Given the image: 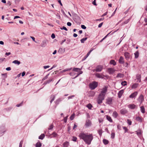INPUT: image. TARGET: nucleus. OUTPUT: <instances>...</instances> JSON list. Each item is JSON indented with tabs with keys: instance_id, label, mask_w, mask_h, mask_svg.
<instances>
[{
	"instance_id": "nucleus-1",
	"label": "nucleus",
	"mask_w": 147,
	"mask_h": 147,
	"mask_svg": "<svg viewBox=\"0 0 147 147\" xmlns=\"http://www.w3.org/2000/svg\"><path fill=\"white\" fill-rule=\"evenodd\" d=\"M79 136L80 139H83L86 143L88 145L91 144L93 138L92 134L84 133L83 132L80 133L79 134Z\"/></svg>"
},
{
	"instance_id": "nucleus-2",
	"label": "nucleus",
	"mask_w": 147,
	"mask_h": 147,
	"mask_svg": "<svg viewBox=\"0 0 147 147\" xmlns=\"http://www.w3.org/2000/svg\"><path fill=\"white\" fill-rule=\"evenodd\" d=\"M98 84L97 82L94 81L89 84V87L91 90H94L97 86Z\"/></svg>"
},
{
	"instance_id": "nucleus-3",
	"label": "nucleus",
	"mask_w": 147,
	"mask_h": 147,
	"mask_svg": "<svg viewBox=\"0 0 147 147\" xmlns=\"http://www.w3.org/2000/svg\"><path fill=\"white\" fill-rule=\"evenodd\" d=\"M108 86H105L102 88L100 89L101 91L100 94L105 96L106 93L107 91Z\"/></svg>"
},
{
	"instance_id": "nucleus-4",
	"label": "nucleus",
	"mask_w": 147,
	"mask_h": 147,
	"mask_svg": "<svg viewBox=\"0 0 147 147\" xmlns=\"http://www.w3.org/2000/svg\"><path fill=\"white\" fill-rule=\"evenodd\" d=\"M103 66L100 65H98L96 66L95 68V71L96 72H100L103 69Z\"/></svg>"
},
{
	"instance_id": "nucleus-5",
	"label": "nucleus",
	"mask_w": 147,
	"mask_h": 147,
	"mask_svg": "<svg viewBox=\"0 0 147 147\" xmlns=\"http://www.w3.org/2000/svg\"><path fill=\"white\" fill-rule=\"evenodd\" d=\"M137 100L140 104H142L144 100L143 95L142 94H141L138 98Z\"/></svg>"
},
{
	"instance_id": "nucleus-6",
	"label": "nucleus",
	"mask_w": 147,
	"mask_h": 147,
	"mask_svg": "<svg viewBox=\"0 0 147 147\" xmlns=\"http://www.w3.org/2000/svg\"><path fill=\"white\" fill-rule=\"evenodd\" d=\"M115 71L113 68H110L107 69V71L110 74H112Z\"/></svg>"
},
{
	"instance_id": "nucleus-7",
	"label": "nucleus",
	"mask_w": 147,
	"mask_h": 147,
	"mask_svg": "<svg viewBox=\"0 0 147 147\" xmlns=\"http://www.w3.org/2000/svg\"><path fill=\"white\" fill-rule=\"evenodd\" d=\"M138 94V92H135L129 96V97L131 98H134V99H135Z\"/></svg>"
},
{
	"instance_id": "nucleus-8",
	"label": "nucleus",
	"mask_w": 147,
	"mask_h": 147,
	"mask_svg": "<svg viewBox=\"0 0 147 147\" xmlns=\"http://www.w3.org/2000/svg\"><path fill=\"white\" fill-rule=\"evenodd\" d=\"M95 76L96 77L99 78L103 79L104 77L105 76V75L102 74H100L99 73H96L95 74Z\"/></svg>"
},
{
	"instance_id": "nucleus-9",
	"label": "nucleus",
	"mask_w": 147,
	"mask_h": 147,
	"mask_svg": "<svg viewBox=\"0 0 147 147\" xmlns=\"http://www.w3.org/2000/svg\"><path fill=\"white\" fill-rule=\"evenodd\" d=\"M124 56L125 57L126 59L127 60H128L130 59V54L127 52H125L124 54Z\"/></svg>"
},
{
	"instance_id": "nucleus-10",
	"label": "nucleus",
	"mask_w": 147,
	"mask_h": 147,
	"mask_svg": "<svg viewBox=\"0 0 147 147\" xmlns=\"http://www.w3.org/2000/svg\"><path fill=\"white\" fill-rule=\"evenodd\" d=\"M127 113V110L125 109H123L120 110V113L122 115H124Z\"/></svg>"
},
{
	"instance_id": "nucleus-11",
	"label": "nucleus",
	"mask_w": 147,
	"mask_h": 147,
	"mask_svg": "<svg viewBox=\"0 0 147 147\" xmlns=\"http://www.w3.org/2000/svg\"><path fill=\"white\" fill-rule=\"evenodd\" d=\"M136 107V105L134 104H130L128 105L129 108L133 109L135 108Z\"/></svg>"
},
{
	"instance_id": "nucleus-12",
	"label": "nucleus",
	"mask_w": 147,
	"mask_h": 147,
	"mask_svg": "<svg viewBox=\"0 0 147 147\" xmlns=\"http://www.w3.org/2000/svg\"><path fill=\"white\" fill-rule=\"evenodd\" d=\"M63 147H69V143L68 142L66 141L63 144Z\"/></svg>"
},
{
	"instance_id": "nucleus-13",
	"label": "nucleus",
	"mask_w": 147,
	"mask_h": 147,
	"mask_svg": "<svg viewBox=\"0 0 147 147\" xmlns=\"http://www.w3.org/2000/svg\"><path fill=\"white\" fill-rule=\"evenodd\" d=\"M119 63L121 64H123L124 63V58L122 56H121L119 60Z\"/></svg>"
},
{
	"instance_id": "nucleus-14",
	"label": "nucleus",
	"mask_w": 147,
	"mask_h": 147,
	"mask_svg": "<svg viewBox=\"0 0 147 147\" xmlns=\"http://www.w3.org/2000/svg\"><path fill=\"white\" fill-rule=\"evenodd\" d=\"M91 122L89 119L87 120L86 121V125L87 127H89L91 125Z\"/></svg>"
},
{
	"instance_id": "nucleus-15",
	"label": "nucleus",
	"mask_w": 147,
	"mask_h": 147,
	"mask_svg": "<svg viewBox=\"0 0 147 147\" xmlns=\"http://www.w3.org/2000/svg\"><path fill=\"white\" fill-rule=\"evenodd\" d=\"M136 120L139 122H142L143 121V119L142 117L138 116L136 117Z\"/></svg>"
},
{
	"instance_id": "nucleus-16",
	"label": "nucleus",
	"mask_w": 147,
	"mask_h": 147,
	"mask_svg": "<svg viewBox=\"0 0 147 147\" xmlns=\"http://www.w3.org/2000/svg\"><path fill=\"white\" fill-rule=\"evenodd\" d=\"M112 98H109L107 99L106 103L108 104H111L112 103Z\"/></svg>"
},
{
	"instance_id": "nucleus-17",
	"label": "nucleus",
	"mask_w": 147,
	"mask_h": 147,
	"mask_svg": "<svg viewBox=\"0 0 147 147\" xmlns=\"http://www.w3.org/2000/svg\"><path fill=\"white\" fill-rule=\"evenodd\" d=\"M124 92V91L123 90H120L118 93V96L119 98H120L121 97L123 93Z\"/></svg>"
},
{
	"instance_id": "nucleus-18",
	"label": "nucleus",
	"mask_w": 147,
	"mask_h": 147,
	"mask_svg": "<svg viewBox=\"0 0 147 147\" xmlns=\"http://www.w3.org/2000/svg\"><path fill=\"white\" fill-rule=\"evenodd\" d=\"M105 95L100 94L98 95V98L103 100L105 99Z\"/></svg>"
},
{
	"instance_id": "nucleus-19",
	"label": "nucleus",
	"mask_w": 147,
	"mask_h": 147,
	"mask_svg": "<svg viewBox=\"0 0 147 147\" xmlns=\"http://www.w3.org/2000/svg\"><path fill=\"white\" fill-rule=\"evenodd\" d=\"M81 69L78 68H76V67H74L73 69V71H75L78 72V73L80 72V71H81Z\"/></svg>"
},
{
	"instance_id": "nucleus-20",
	"label": "nucleus",
	"mask_w": 147,
	"mask_h": 147,
	"mask_svg": "<svg viewBox=\"0 0 147 147\" xmlns=\"http://www.w3.org/2000/svg\"><path fill=\"white\" fill-rule=\"evenodd\" d=\"M62 101V100L61 98H59L57 99L55 101V104L57 105H58L59 102Z\"/></svg>"
},
{
	"instance_id": "nucleus-21",
	"label": "nucleus",
	"mask_w": 147,
	"mask_h": 147,
	"mask_svg": "<svg viewBox=\"0 0 147 147\" xmlns=\"http://www.w3.org/2000/svg\"><path fill=\"white\" fill-rule=\"evenodd\" d=\"M5 130L4 126H3L1 127L0 129V133H3L5 132Z\"/></svg>"
},
{
	"instance_id": "nucleus-22",
	"label": "nucleus",
	"mask_w": 147,
	"mask_h": 147,
	"mask_svg": "<svg viewBox=\"0 0 147 147\" xmlns=\"http://www.w3.org/2000/svg\"><path fill=\"white\" fill-rule=\"evenodd\" d=\"M55 95H52L50 96V99L51 100L50 101V103H51L54 100L55 98Z\"/></svg>"
},
{
	"instance_id": "nucleus-23",
	"label": "nucleus",
	"mask_w": 147,
	"mask_h": 147,
	"mask_svg": "<svg viewBox=\"0 0 147 147\" xmlns=\"http://www.w3.org/2000/svg\"><path fill=\"white\" fill-rule=\"evenodd\" d=\"M53 81V78H50L45 83L46 84L49 83Z\"/></svg>"
},
{
	"instance_id": "nucleus-24",
	"label": "nucleus",
	"mask_w": 147,
	"mask_h": 147,
	"mask_svg": "<svg viewBox=\"0 0 147 147\" xmlns=\"http://www.w3.org/2000/svg\"><path fill=\"white\" fill-rule=\"evenodd\" d=\"M138 84L134 83V84H133L132 85V86H131V88L132 89L136 88L138 87Z\"/></svg>"
},
{
	"instance_id": "nucleus-25",
	"label": "nucleus",
	"mask_w": 147,
	"mask_h": 147,
	"mask_svg": "<svg viewBox=\"0 0 147 147\" xmlns=\"http://www.w3.org/2000/svg\"><path fill=\"white\" fill-rule=\"evenodd\" d=\"M112 115L115 118H116L118 116V114L116 111H114Z\"/></svg>"
},
{
	"instance_id": "nucleus-26",
	"label": "nucleus",
	"mask_w": 147,
	"mask_h": 147,
	"mask_svg": "<svg viewBox=\"0 0 147 147\" xmlns=\"http://www.w3.org/2000/svg\"><path fill=\"white\" fill-rule=\"evenodd\" d=\"M110 63L115 66L116 65V63L114 60H111L110 61Z\"/></svg>"
},
{
	"instance_id": "nucleus-27",
	"label": "nucleus",
	"mask_w": 147,
	"mask_h": 147,
	"mask_svg": "<svg viewBox=\"0 0 147 147\" xmlns=\"http://www.w3.org/2000/svg\"><path fill=\"white\" fill-rule=\"evenodd\" d=\"M106 118L110 122H113V120L111 118V117L109 116L106 115Z\"/></svg>"
},
{
	"instance_id": "nucleus-28",
	"label": "nucleus",
	"mask_w": 147,
	"mask_h": 147,
	"mask_svg": "<svg viewBox=\"0 0 147 147\" xmlns=\"http://www.w3.org/2000/svg\"><path fill=\"white\" fill-rule=\"evenodd\" d=\"M135 55V58H137L139 56V53L138 51H137L135 52L134 54Z\"/></svg>"
},
{
	"instance_id": "nucleus-29",
	"label": "nucleus",
	"mask_w": 147,
	"mask_h": 147,
	"mask_svg": "<svg viewBox=\"0 0 147 147\" xmlns=\"http://www.w3.org/2000/svg\"><path fill=\"white\" fill-rule=\"evenodd\" d=\"M12 63L15 64H17L18 65H19L20 63V62L18 60H15L13 61Z\"/></svg>"
},
{
	"instance_id": "nucleus-30",
	"label": "nucleus",
	"mask_w": 147,
	"mask_h": 147,
	"mask_svg": "<svg viewBox=\"0 0 147 147\" xmlns=\"http://www.w3.org/2000/svg\"><path fill=\"white\" fill-rule=\"evenodd\" d=\"M141 77L140 75L138 74L136 76V79L138 80V81L139 82H141Z\"/></svg>"
},
{
	"instance_id": "nucleus-31",
	"label": "nucleus",
	"mask_w": 147,
	"mask_h": 147,
	"mask_svg": "<svg viewBox=\"0 0 147 147\" xmlns=\"http://www.w3.org/2000/svg\"><path fill=\"white\" fill-rule=\"evenodd\" d=\"M140 110L141 112L143 113H145V109L144 106H142L140 107Z\"/></svg>"
},
{
	"instance_id": "nucleus-32",
	"label": "nucleus",
	"mask_w": 147,
	"mask_h": 147,
	"mask_svg": "<svg viewBox=\"0 0 147 147\" xmlns=\"http://www.w3.org/2000/svg\"><path fill=\"white\" fill-rule=\"evenodd\" d=\"M46 45V41L45 40H43L41 44V46L42 47H45Z\"/></svg>"
},
{
	"instance_id": "nucleus-33",
	"label": "nucleus",
	"mask_w": 147,
	"mask_h": 147,
	"mask_svg": "<svg viewBox=\"0 0 147 147\" xmlns=\"http://www.w3.org/2000/svg\"><path fill=\"white\" fill-rule=\"evenodd\" d=\"M45 137V135L44 134H42L39 136L38 138L39 139L43 140Z\"/></svg>"
},
{
	"instance_id": "nucleus-34",
	"label": "nucleus",
	"mask_w": 147,
	"mask_h": 147,
	"mask_svg": "<svg viewBox=\"0 0 147 147\" xmlns=\"http://www.w3.org/2000/svg\"><path fill=\"white\" fill-rule=\"evenodd\" d=\"M103 143L105 145L109 143V142L108 140H107L105 139H104L103 140Z\"/></svg>"
},
{
	"instance_id": "nucleus-35",
	"label": "nucleus",
	"mask_w": 147,
	"mask_h": 147,
	"mask_svg": "<svg viewBox=\"0 0 147 147\" xmlns=\"http://www.w3.org/2000/svg\"><path fill=\"white\" fill-rule=\"evenodd\" d=\"M42 146V144L40 142H38L36 144V147H41Z\"/></svg>"
},
{
	"instance_id": "nucleus-36",
	"label": "nucleus",
	"mask_w": 147,
	"mask_h": 147,
	"mask_svg": "<svg viewBox=\"0 0 147 147\" xmlns=\"http://www.w3.org/2000/svg\"><path fill=\"white\" fill-rule=\"evenodd\" d=\"M51 135L53 136V137H56L58 135V134L55 132H53Z\"/></svg>"
},
{
	"instance_id": "nucleus-37",
	"label": "nucleus",
	"mask_w": 147,
	"mask_h": 147,
	"mask_svg": "<svg viewBox=\"0 0 147 147\" xmlns=\"http://www.w3.org/2000/svg\"><path fill=\"white\" fill-rule=\"evenodd\" d=\"M86 107L89 109H91L92 107V105L90 103L88 104Z\"/></svg>"
},
{
	"instance_id": "nucleus-38",
	"label": "nucleus",
	"mask_w": 147,
	"mask_h": 147,
	"mask_svg": "<svg viewBox=\"0 0 147 147\" xmlns=\"http://www.w3.org/2000/svg\"><path fill=\"white\" fill-rule=\"evenodd\" d=\"M83 73V71H80V72L77 73L76 76L74 78H73V79H75V78L77 77L80 75L82 74Z\"/></svg>"
},
{
	"instance_id": "nucleus-39",
	"label": "nucleus",
	"mask_w": 147,
	"mask_h": 147,
	"mask_svg": "<svg viewBox=\"0 0 147 147\" xmlns=\"http://www.w3.org/2000/svg\"><path fill=\"white\" fill-rule=\"evenodd\" d=\"M87 39V37H86L85 38H82L81 40L80 41L82 43H84V41H86Z\"/></svg>"
},
{
	"instance_id": "nucleus-40",
	"label": "nucleus",
	"mask_w": 147,
	"mask_h": 147,
	"mask_svg": "<svg viewBox=\"0 0 147 147\" xmlns=\"http://www.w3.org/2000/svg\"><path fill=\"white\" fill-rule=\"evenodd\" d=\"M98 133L99 134V136H101L102 135V129H100L98 131Z\"/></svg>"
},
{
	"instance_id": "nucleus-41",
	"label": "nucleus",
	"mask_w": 147,
	"mask_h": 147,
	"mask_svg": "<svg viewBox=\"0 0 147 147\" xmlns=\"http://www.w3.org/2000/svg\"><path fill=\"white\" fill-rule=\"evenodd\" d=\"M103 100L99 99L98 98H97V102L98 104H100L102 102Z\"/></svg>"
},
{
	"instance_id": "nucleus-42",
	"label": "nucleus",
	"mask_w": 147,
	"mask_h": 147,
	"mask_svg": "<svg viewBox=\"0 0 147 147\" xmlns=\"http://www.w3.org/2000/svg\"><path fill=\"white\" fill-rule=\"evenodd\" d=\"M77 138L75 136H73L72 137V140L74 142H76L77 141Z\"/></svg>"
},
{
	"instance_id": "nucleus-43",
	"label": "nucleus",
	"mask_w": 147,
	"mask_h": 147,
	"mask_svg": "<svg viewBox=\"0 0 147 147\" xmlns=\"http://www.w3.org/2000/svg\"><path fill=\"white\" fill-rule=\"evenodd\" d=\"M127 84V82L126 81H124L123 82H122L121 83V84L123 86H125Z\"/></svg>"
},
{
	"instance_id": "nucleus-44",
	"label": "nucleus",
	"mask_w": 147,
	"mask_h": 147,
	"mask_svg": "<svg viewBox=\"0 0 147 147\" xmlns=\"http://www.w3.org/2000/svg\"><path fill=\"white\" fill-rule=\"evenodd\" d=\"M74 116H75V114H72L70 117V120H72L74 118Z\"/></svg>"
},
{
	"instance_id": "nucleus-45",
	"label": "nucleus",
	"mask_w": 147,
	"mask_h": 147,
	"mask_svg": "<svg viewBox=\"0 0 147 147\" xmlns=\"http://www.w3.org/2000/svg\"><path fill=\"white\" fill-rule=\"evenodd\" d=\"M5 61V58H0V63H2L3 62Z\"/></svg>"
},
{
	"instance_id": "nucleus-46",
	"label": "nucleus",
	"mask_w": 147,
	"mask_h": 147,
	"mask_svg": "<svg viewBox=\"0 0 147 147\" xmlns=\"http://www.w3.org/2000/svg\"><path fill=\"white\" fill-rule=\"evenodd\" d=\"M53 124H51L49 125V127L48 128V129L49 130H51L52 129H53Z\"/></svg>"
},
{
	"instance_id": "nucleus-47",
	"label": "nucleus",
	"mask_w": 147,
	"mask_h": 147,
	"mask_svg": "<svg viewBox=\"0 0 147 147\" xmlns=\"http://www.w3.org/2000/svg\"><path fill=\"white\" fill-rule=\"evenodd\" d=\"M123 129L125 130V133H126L128 131V129L127 128L125 127H123Z\"/></svg>"
},
{
	"instance_id": "nucleus-48",
	"label": "nucleus",
	"mask_w": 147,
	"mask_h": 147,
	"mask_svg": "<svg viewBox=\"0 0 147 147\" xmlns=\"http://www.w3.org/2000/svg\"><path fill=\"white\" fill-rule=\"evenodd\" d=\"M49 74H47L44 78L42 79V80L43 81H44L45 80H46V79H47L48 77V76L49 75Z\"/></svg>"
},
{
	"instance_id": "nucleus-49",
	"label": "nucleus",
	"mask_w": 147,
	"mask_h": 147,
	"mask_svg": "<svg viewBox=\"0 0 147 147\" xmlns=\"http://www.w3.org/2000/svg\"><path fill=\"white\" fill-rule=\"evenodd\" d=\"M69 74L71 76H74L76 74V73L74 72H72L69 73Z\"/></svg>"
},
{
	"instance_id": "nucleus-50",
	"label": "nucleus",
	"mask_w": 147,
	"mask_h": 147,
	"mask_svg": "<svg viewBox=\"0 0 147 147\" xmlns=\"http://www.w3.org/2000/svg\"><path fill=\"white\" fill-rule=\"evenodd\" d=\"M67 117H68V116H66V117H65L64 118V119H63L64 122L65 123H66L67 122Z\"/></svg>"
},
{
	"instance_id": "nucleus-51",
	"label": "nucleus",
	"mask_w": 147,
	"mask_h": 147,
	"mask_svg": "<svg viewBox=\"0 0 147 147\" xmlns=\"http://www.w3.org/2000/svg\"><path fill=\"white\" fill-rule=\"evenodd\" d=\"M127 123H128V124L129 125H130L131 124V123H132V122L130 120H129V119H128L127 120Z\"/></svg>"
},
{
	"instance_id": "nucleus-52",
	"label": "nucleus",
	"mask_w": 147,
	"mask_h": 147,
	"mask_svg": "<svg viewBox=\"0 0 147 147\" xmlns=\"http://www.w3.org/2000/svg\"><path fill=\"white\" fill-rule=\"evenodd\" d=\"M60 29H61V30H64L66 31H67L68 30L67 29V28L66 27H65V26H63V27H62V28H60Z\"/></svg>"
},
{
	"instance_id": "nucleus-53",
	"label": "nucleus",
	"mask_w": 147,
	"mask_h": 147,
	"mask_svg": "<svg viewBox=\"0 0 147 147\" xmlns=\"http://www.w3.org/2000/svg\"><path fill=\"white\" fill-rule=\"evenodd\" d=\"M23 102H22L20 103L17 105H16V106L18 107H19L22 106L23 105Z\"/></svg>"
},
{
	"instance_id": "nucleus-54",
	"label": "nucleus",
	"mask_w": 147,
	"mask_h": 147,
	"mask_svg": "<svg viewBox=\"0 0 147 147\" xmlns=\"http://www.w3.org/2000/svg\"><path fill=\"white\" fill-rule=\"evenodd\" d=\"M111 137L113 139V138H114L115 136V133H112L111 134Z\"/></svg>"
},
{
	"instance_id": "nucleus-55",
	"label": "nucleus",
	"mask_w": 147,
	"mask_h": 147,
	"mask_svg": "<svg viewBox=\"0 0 147 147\" xmlns=\"http://www.w3.org/2000/svg\"><path fill=\"white\" fill-rule=\"evenodd\" d=\"M75 96L74 95H71V96H69L68 97V99H71L73 98Z\"/></svg>"
},
{
	"instance_id": "nucleus-56",
	"label": "nucleus",
	"mask_w": 147,
	"mask_h": 147,
	"mask_svg": "<svg viewBox=\"0 0 147 147\" xmlns=\"http://www.w3.org/2000/svg\"><path fill=\"white\" fill-rule=\"evenodd\" d=\"M130 19H127V20L125 21L124 22V24H127L129 21Z\"/></svg>"
},
{
	"instance_id": "nucleus-57",
	"label": "nucleus",
	"mask_w": 147,
	"mask_h": 147,
	"mask_svg": "<svg viewBox=\"0 0 147 147\" xmlns=\"http://www.w3.org/2000/svg\"><path fill=\"white\" fill-rule=\"evenodd\" d=\"M81 27L82 29H86V27L83 25H81Z\"/></svg>"
},
{
	"instance_id": "nucleus-58",
	"label": "nucleus",
	"mask_w": 147,
	"mask_h": 147,
	"mask_svg": "<svg viewBox=\"0 0 147 147\" xmlns=\"http://www.w3.org/2000/svg\"><path fill=\"white\" fill-rule=\"evenodd\" d=\"M92 3L94 5H95V6L97 5V4L96 3V0H94L92 2Z\"/></svg>"
},
{
	"instance_id": "nucleus-59",
	"label": "nucleus",
	"mask_w": 147,
	"mask_h": 147,
	"mask_svg": "<svg viewBox=\"0 0 147 147\" xmlns=\"http://www.w3.org/2000/svg\"><path fill=\"white\" fill-rule=\"evenodd\" d=\"M55 36L54 34L53 33L51 34V37L53 39H54L55 38Z\"/></svg>"
},
{
	"instance_id": "nucleus-60",
	"label": "nucleus",
	"mask_w": 147,
	"mask_h": 147,
	"mask_svg": "<svg viewBox=\"0 0 147 147\" xmlns=\"http://www.w3.org/2000/svg\"><path fill=\"white\" fill-rule=\"evenodd\" d=\"M121 75H122V74L120 73L118 74H117V77H121Z\"/></svg>"
},
{
	"instance_id": "nucleus-61",
	"label": "nucleus",
	"mask_w": 147,
	"mask_h": 147,
	"mask_svg": "<svg viewBox=\"0 0 147 147\" xmlns=\"http://www.w3.org/2000/svg\"><path fill=\"white\" fill-rule=\"evenodd\" d=\"M30 37L32 39L33 41L36 42L35 40V38L34 37L30 36Z\"/></svg>"
},
{
	"instance_id": "nucleus-62",
	"label": "nucleus",
	"mask_w": 147,
	"mask_h": 147,
	"mask_svg": "<svg viewBox=\"0 0 147 147\" xmlns=\"http://www.w3.org/2000/svg\"><path fill=\"white\" fill-rule=\"evenodd\" d=\"M7 5H9V6H10L11 4V2L9 1L7 2Z\"/></svg>"
},
{
	"instance_id": "nucleus-63",
	"label": "nucleus",
	"mask_w": 147,
	"mask_h": 147,
	"mask_svg": "<svg viewBox=\"0 0 147 147\" xmlns=\"http://www.w3.org/2000/svg\"><path fill=\"white\" fill-rule=\"evenodd\" d=\"M67 25L68 26H71V22H67Z\"/></svg>"
},
{
	"instance_id": "nucleus-64",
	"label": "nucleus",
	"mask_w": 147,
	"mask_h": 147,
	"mask_svg": "<svg viewBox=\"0 0 147 147\" xmlns=\"http://www.w3.org/2000/svg\"><path fill=\"white\" fill-rule=\"evenodd\" d=\"M65 41H66V39L65 38L64 39L62 40L61 42V45H62L64 42Z\"/></svg>"
}]
</instances>
